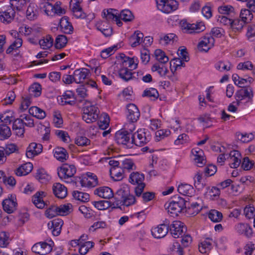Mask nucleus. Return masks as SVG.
Returning a JSON list of instances; mask_svg holds the SVG:
<instances>
[{"label":"nucleus","instance_id":"12","mask_svg":"<svg viewBox=\"0 0 255 255\" xmlns=\"http://www.w3.org/2000/svg\"><path fill=\"white\" fill-rule=\"evenodd\" d=\"M185 230L186 228L184 224L179 221H174L170 225H169V231L174 238L182 237Z\"/></svg>","mask_w":255,"mask_h":255},{"label":"nucleus","instance_id":"29","mask_svg":"<svg viewBox=\"0 0 255 255\" xmlns=\"http://www.w3.org/2000/svg\"><path fill=\"white\" fill-rule=\"evenodd\" d=\"M24 126H25L21 118L17 119L13 122L12 128L17 135L20 136L24 133Z\"/></svg>","mask_w":255,"mask_h":255},{"label":"nucleus","instance_id":"51","mask_svg":"<svg viewBox=\"0 0 255 255\" xmlns=\"http://www.w3.org/2000/svg\"><path fill=\"white\" fill-rule=\"evenodd\" d=\"M154 55L156 59L160 63V64H165L169 60L168 57L166 55L164 52L160 49L155 50Z\"/></svg>","mask_w":255,"mask_h":255},{"label":"nucleus","instance_id":"31","mask_svg":"<svg viewBox=\"0 0 255 255\" xmlns=\"http://www.w3.org/2000/svg\"><path fill=\"white\" fill-rule=\"evenodd\" d=\"M144 179V176L143 174L138 172H133L129 175V182L134 185H138L144 183L143 182Z\"/></svg>","mask_w":255,"mask_h":255},{"label":"nucleus","instance_id":"64","mask_svg":"<svg viewBox=\"0 0 255 255\" xmlns=\"http://www.w3.org/2000/svg\"><path fill=\"white\" fill-rule=\"evenodd\" d=\"M46 217L51 219L58 215V206L51 205L45 211V213Z\"/></svg>","mask_w":255,"mask_h":255},{"label":"nucleus","instance_id":"15","mask_svg":"<svg viewBox=\"0 0 255 255\" xmlns=\"http://www.w3.org/2000/svg\"><path fill=\"white\" fill-rule=\"evenodd\" d=\"M31 250L33 253L41 255H45L51 252L52 248L50 244L45 242H39L34 244Z\"/></svg>","mask_w":255,"mask_h":255},{"label":"nucleus","instance_id":"60","mask_svg":"<svg viewBox=\"0 0 255 255\" xmlns=\"http://www.w3.org/2000/svg\"><path fill=\"white\" fill-rule=\"evenodd\" d=\"M73 196L77 200L84 202L88 201L90 198L89 194L78 191H74Z\"/></svg>","mask_w":255,"mask_h":255},{"label":"nucleus","instance_id":"20","mask_svg":"<svg viewBox=\"0 0 255 255\" xmlns=\"http://www.w3.org/2000/svg\"><path fill=\"white\" fill-rule=\"evenodd\" d=\"M89 70L87 68L76 69L73 73L74 81L76 83H82L89 75Z\"/></svg>","mask_w":255,"mask_h":255},{"label":"nucleus","instance_id":"30","mask_svg":"<svg viewBox=\"0 0 255 255\" xmlns=\"http://www.w3.org/2000/svg\"><path fill=\"white\" fill-rule=\"evenodd\" d=\"M178 191L180 194L187 196H192L195 192V190L191 185L185 183H182L178 185Z\"/></svg>","mask_w":255,"mask_h":255},{"label":"nucleus","instance_id":"56","mask_svg":"<svg viewBox=\"0 0 255 255\" xmlns=\"http://www.w3.org/2000/svg\"><path fill=\"white\" fill-rule=\"evenodd\" d=\"M118 49V45H114L111 47L103 49L101 52V56L103 58L106 59L113 55Z\"/></svg>","mask_w":255,"mask_h":255},{"label":"nucleus","instance_id":"33","mask_svg":"<svg viewBox=\"0 0 255 255\" xmlns=\"http://www.w3.org/2000/svg\"><path fill=\"white\" fill-rule=\"evenodd\" d=\"M143 34L139 31H136L130 37L129 42L132 47L139 45L142 41Z\"/></svg>","mask_w":255,"mask_h":255},{"label":"nucleus","instance_id":"27","mask_svg":"<svg viewBox=\"0 0 255 255\" xmlns=\"http://www.w3.org/2000/svg\"><path fill=\"white\" fill-rule=\"evenodd\" d=\"M62 105H73L76 103L74 93L71 91H67L61 97Z\"/></svg>","mask_w":255,"mask_h":255},{"label":"nucleus","instance_id":"36","mask_svg":"<svg viewBox=\"0 0 255 255\" xmlns=\"http://www.w3.org/2000/svg\"><path fill=\"white\" fill-rule=\"evenodd\" d=\"M28 111L30 115L38 119H43L46 117L45 112L36 106L31 107Z\"/></svg>","mask_w":255,"mask_h":255},{"label":"nucleus","instance_id":"41","mask_svg":"<svg viewBox=\"0 0 255 255\" xmlns=\"http://www.w3.org/2000/svg\"><path fill=\"white\" fill-rule=\"evenodd\" d=\"M120 168L123 171L127 170L129 171L130 170L135 169V166L131 159L125 158L124 159H121Z\"/></svg>","mask_w":255,"mask_h":255},{"label":"nucleus","instance_id":"59","mask_svg":"<svg viewBox=\"0 0 255 255\" xmlns=\"http://www.w3.org/2000/svg\"><path fill=\"white\" fill-rule=\"evenodd\" d=\"M118 17L125 21H131L133 18V15L131 12L128 9H124L120 12H119Z\"/></svg>","mask_w":255,"mask_h":255},{"label":"nucleus","instance_id":"7","mask_svg":"<svg viewBox=\"0 0 255 255\" xmlns=\"http://www.w3.org/2000/svg\"><path fill=\"white\" fill-rule=\"evenodd\" d=\"M158 9L169 13L177 9L178 3L175 0H156Z\"/></svg>","mask_w":255,"mask_h":255},{"label":"nucleus","instance_id":"32","mask_svg":"<svg viewBox=\"0 0 255 255\" xmlns=\"http://www.w3.org/2000/svg\"><path fill=\"white\" fill-rule=\"evenodd\" d=\"M32 168V164L30 162H27L18 167L16 170L15 173L19 176L26 175L31 171Z\"/></svg>","mask_w":255,"mask_h":255},{"label":"nucleus","instance_id":"2","mask_svg":"<svg viewBox=\"0 0 255 255\" xmlns=\"http://www.w3.org/2000/svg\"><path fill=\"white\" fill-rule=\"evenodd\" d=\"M99 110L98 108L88 101H85L83 108L82 119L87 123H91L99 118Z\"/></svg>","mask_w":255,"mask_h":255},{"label":"nucleus","instance_id":"62","mask_svg":"<svg viewBox=\"0 0 255 255\" xmlns=\"http://www.w3.org/2000/svg\"><path fill=\"white\" fill-rule=\"evenodd\" d=\"M67 42V39L63 35H58L55 39V47L57 49H61L64 47Z\"/></svg>","mask_w":255,"mask_h":255},{"label":"nucleus","instance_id":"47","mask_svg":"<svg viewBox=\"0 0 255 255\" xmlns=\"http://www.w3.org/2000/svg\"><path fill=\"white\" fill-rule=\"evenodd\" d=\"M39 43L41 48L43 49H47L53 45V39L50 35H48L45 37L40 40Z\"/></svg>","mask_w":255,"mask_h":255},{"label":"nucleus","instance_id":"38","mask_svg":"<svg viewBox=\"0 0 255 255\" xmlns=\"http://www.w3.org/2000/svg\"><path fill=\"white\" fill-rule=\"evenodd\" d=\"M54 155L57 159L62 162L66 160L68 157V154L66 150L63 147H60L55 148Z\"/></svg>","mask_w":255,"mask_h":255},{"label":"nucleus","instance_id":"54","mask_svg":"<svg viewBox=\"0 0 255 255\" xmlns=\"http://www.w3.org/2000/svg\"><path fill=\"white\" fill-rule=\"evenodd\" d=\"M151 70L153 72H157L160 76H165L168 72V69L166 66L163 64L158 63L154 64L152 66Z\"/></svg>","mask_w":255,"mask_h":255},{"label":"nucleus","instance_id":"37","mask_svg":"<svg viewBox=\"0 0 255 255\" xmlns=\"http://www.w3.org/2000/svg\"><path fill=\"white\" fill-rule=\"evenodd\" d=\"M213 240L210 238H207L199 245V251L202 254H205L209 251L212 248Z\"/></svg>","mask_w":255,"mask_h":255},{"label":"nucleus","instance_id":"50","mask_svg":"<svg viewBox=\"0 0 255 255\" xmlns=\"http://www.w3.org/2000/svg\"><path fill=\"white\" fill-rule=\"evenodd\" d=\"M128 193H129V188L127 185L124 186L117 190L116 193L115 198L121 201L122 199L128 195Z\"/></svg>","mask_w":255,"mask_h":255},{"label":"nucleus","instance_id":"13","mask_svg":"<svg viewBox=\"0 0 255 255\" xmlns=\"http://www.w3.org/2000/svg\"><path fill=\"white\" fill-rule=\"evenodd\" d=\"M15 11L9 5L0 9V19L4 23L11 22L15 16Z\"/></svg>","mask_w":255,"mask_h":255},{"label":"nucleus","instance_id":"57","mask_svg":"<svg viewBox=\"0 0 255 255\" xmlns=\"http://www.w3.org/2000/svg\"><path fill=\"white\" fill-rule=\"evenodd\" d=\"M208 217L213 222H219L222 220L223 215L220 212L216 210H211L208 214Z\"/></svg>","mask_w":255,"mask_h":255},{"label":"nucleus","instance_id":"34","mask_svg":"<svg viewBox=\"0 0 255 255\" xmlns=\"http://www.w3.org/2000/svg\"><path fill=\"white\" fill-rule=\"evenodd\" d=\"M231 22L229 29L234 32H240L245 24L242 20L238 18L232 19Z\"/></svg>","mask_w":255,"mask_h":255},{"label":"nucleus","instance_id":"22","mask_svg":"<svg viewBox=\"0 0 255 255\" xmlns=\"http://www.w3.org/2000/svg\"><path fill=\"white\" fill-rule=\"evenodd\" d=\"M94 194L100 197L110 199L114 197V193L111 188L107 186L100 187L96 189Z\"/></svg>","mask_w":255,"mask_h":255},{"label":"nucleus","instance_id":"46","mask_svg":"<svg viewBox=\"0 0 255 255\" xmlns=\"http://www.w3.org/2000/svg\"><path fill=\"white\" fill-rule=\"evenodd\" d=\"M26 0H10L9 6L16 11H20L25 6Z\"/></svg>","mask_w":255,"mask_h":255},{"label":"nucleus","instance_id":"11","mask_svg":"<svg viewBox=\"0 0 255 255\" xmlns=\"http://www.w3.org/2000/svg\"><path fill=\"white\" fill-rule=\"evenodd\" d=\"M133 134L125 131H118L115 134V140L119 144L127 145L128 146L133 144Z\"/></svg>","mask_w":255,"mask_h":255},{"label":"nucleus","instance_id":"42","mask_svg":"<svg viewBox=\"0 0 255 255\" xmlns=\"http://www.w3.org/2000/svg\"><path fill=\"white\" fill-rule=\"evenodd\" d=\"M110 118L106 113H103L99 117L98 123L99 127L100 129L105 130L109 126Z\"/></svg>","mask_w":255,"mask_h":255},{"label":"nucleus","instance_id":"19","mask_svg":"<svg viewBox=\"0 0 255 255\" xmlns=\"http://www.w3.org/2000/svg\"><path fill=\"white\" fill-rule=\"evenodd\" d=\"M63 225V221L61 219H56L48 223V229L54 236H58Z\"/></svg>","mask_w":255,"mask_h":255},{"label":"nucleus","instance_id":"61","mask_svg":"<svg viewBox=\"0 0 255 255\" xmlns=\"http://www.w3.org/2000/svg\"><path fill=\"white\" fill-rule=\"evenodd\" d=\"M120 170L117 171L116 169H110V175L115 181H120L124 178V171L119 168Z\"/></svg>","mask_w":255,"mask_h":255},{"label":"nucleus","instance_id":"26","mask_svg":"<svg viewBox=\"0 0 255 255\" xmlns=\"http://www.w3.org/2000/svg\"><path fill=\"white\" fill-rule=\"evenodd\" d=\"M102 16L103 18H105L108 21L118 19L119 16V11L116 9L108 8L103 10Z\"/></svg>","mask_w":255,"mask_h":255},{"label":"nucleus","instance_id":"44","mask_svg":"<svg viewBox=\"0 0 255 255\" xmlns=\"http://www.w3.org/2000/svg\"><path fill=\"white\" fill-rule=\"evenodd\" d=\"M11 134L10 128L5 124H0V140L7 139Z\"/></svg>","mask_w":255,"mask_h":255},{"label":"nucleus","instance_id":"63","mask_svg":"<svg viewBox=\"0 0 255 255\" xmlns=\"http://www.w3.org/2000/svg\"><path fill=\"white\" fill-rule=\"evenodd\" d=\"M22 40L21 38H16L14 41L6 49L7 54H10L13 50H15L22 46Z\"/></svg>","mask_w":255,"mask_h":255},{"label":"nucleus","instance_id":"24","mask_svg":"<svg viewBox=\"0 0 255 255\" xmlns=\"http://www.w3.org/2000/svg\"><path fill=\"white\" fill-rule=\"evenodd\" d=\"M235 229L238 234L248 238L251 237L253 234L252 228L247 224L238 223L235 226Z\"/></svg>","mask_w":255,"mask_h":255},{"label":"nucleus","instance_id":"52","mask_svg":"<svg viewBox=\"0 0 255 255\" xmlns=\"http://www.w3.org/2000/svg\"><path fill=\"white\" fill-rule=\"evenodd\" d=\"M94 243L91 241L85 242L82 244L79 245L80 248L79 252L81 255H86L90 249H92L94 246Z\"/></svg>","mask_w":255,"mask_h":255},{"label":"nucleus","instance_id":"28","mask_svg":"<svg viewBox=\"0 0 255 255\" xmlns=\"http://www.w3.org/2000/svg\"><path fill=\"white\" fill-rule=\"evenodd\" d=\"M45 196V193L43 191L37 192L33 196L32 201L37 208L43 209L45 207L46 204L43 200Z\"/></svg>","mask_w":255,"mask_h":255},{"label":"nucleus","instance_id":"53","mask_svg":"<svg viewBox=\"0 0 255 255\" xmlns=\"http://www.w3.org/2000/svg\"><path fill=\"white\" fill-rule=\"evenodd\" d=\"M29 92L31 96L35 97H39L41 94V86L37 83L32 84L29 88Z\"/></svg>","mask_w":255,"mask_h":255},{"label":"nucleus","instance_id":"58","mask_svg":"<svg viewBox=\"0 0 255 255\" xmlns=\"http://www.w3.org/2000/svg\"><path fill=\"white\" fill-rule=\"evenodd\" d=\"M142 96L147 97L150 98L151 100L154 101L157 99L159 96V94L157 90L154 88H150L144 90Z\"/></svg>","mask_w":255,"mask_h":255},{"label":"nucleus","instance_id":"45","mask_svg":"<svg viewBox=\"0 0 255 255\" xmlns=\"http://www.w3.org/2000/svg\"><path fill=\"white\" fill-rule=\"evenodd\" d=\"M103 162L108 163L111 167V169L120 168L121 159H118V157L105 158L102 159Z\"/></svg>","mask_w":255,"mask_h":255},{"label":"nucleus","instance_id":"3","mask_svg":"<svg viewBox=\"0 0 255 255\" xmlns=\"http://www.w3.org/2000/svg\"><path fill=\"white\" fill-rule=\"evenodd\" d=\"M186 202L183 198L175 196L172 198L171 201L167 207L168 212L171 216H177L184 208H186Z\"/></svg>","mask_w":255,"mask_h":255},{"label":"nucleus","instance_id":"55","mask_svg":"<svg viewBox=\"0 0 255 255\" xmlns=\"http://www.w3.org/2000/svg\"><path fill=\"white\" fill-rule=\"evenodd\" d=\"M72 211V205L70 203L61 205L58 206V215L64 216L69 214Z\"/></svg>","mask_w":255,"mask_h":255},{"label":"nucleus","instance_id":"48","mask_svg":"<svg viewBox=\"0 0 255 255\" xmlns=\"http://www.w3.org/2000/svg\"><path fill=\"white\" fill-rule=\"evenodd\" d=\"M251 11L248 9H242L241 11L240 16L245 23L250 22L253 18V14Z\"/></svg>","mask_w":255,"mask_h":255},{"label":"nucleus","instance_id":"4","mask_svg":"<svg viewBox=\"0 0 255 255\" xmlns=\"http://www.w3.org/2000/svg\"><path fill=\"white\" fill-rule=\"evenodd\" d=\"M151 139L149 131L145 128L139 129L133 133V144L136 146H142L147 143Z\"/></svg>","mask_w":255,"mask_h":255},{"label":"nucleus","instance_id":"9","mask_svg":"<svg viewBox=\"0 0 255 255\" xmlns=\"http://www.w3.org/2000/svg\"><path fill=\"white\" fill-rule=\"evenodd\" d=\"M79 179V183L82 187H93L98 184L97 176L91 172H88Z\"/></svg>","mask_w":255,"mask_h":255},{"label":"nucleus","instance_id":"35","mask_svg":"<svg viewBox=\"0 0 255 255\" xmlns=\"http://www.w3.org/2000/svg\"><path fill=\"white\" fill-rule=\"evenodd\" d=\"M37 6L33 3H30L26 11V16L27 19L32 20L36 19L38 15Z\"/></svg>","mask_w":255,"mask_h":255},{"label":"nucleus","instance_id":"1","mask_svg":"<svg viewBox=\"0 0 255 255\" xmlns=\"http://www.w3.org/2000/svg\"><path fill=\"white\" fill-rule=\"evenodd\" d=\"M236 101L230 104L228 108V111L236 112L237 106L245 105L248 103H251L253 97V92L250 88H242L235 93Z\"/></svg>","mask_w":255,"mask_h":255},{"label":"nucleus","instance_id":"49","mask_svg":"<svg viewBox=\"0 0 255 255\" xmlns=\"http://www.w3.org/2000/svg\"><path fill=\"white\" fill-rule=\"evenodd\" d=\"M119 75L120 77L126 82L132 78V73L126 68H121L119 71Z\"/></svg>","mask_w":255,"mask_h":255},{"label":"nucleus","instance_id":"18","mask_svg":"<svg viewBox=\"0 0 255 255\" xmlns=\"http://www.w3.org/2000/svg\"><path fill=\"white\" fill-rule=\"evenodd\" d=\"M3 209L7 213H11L16 210L17 203L14 196L11 195L4 199L2 203Z\"/></svg>","mask_w":255,"mask_h":255},{"label":"nucleus","instance_id":"10","mask_svg":"<svg viewBox=\"0 0 255 255\" xmlns=\"http://www.w3.org/2000/svg\"><path fill=\"white\" fill-rule=\"evenodd\" d=\"M215 40L210 34L202 37L198 44V49L201 52H207L214 45Z\"/></svg>","mask_w":255,"mask_h":255},{"label":"nucleus","instance_id":"8","mask_svg":"<svg viewBox=\"0 0 255 255\" xmlns=\"http://www.w3.org/2000/svg\"><path fill=\"white\" fill-rule=\"evenodd\" d=\"M170 222L165 219L162 224L151 229V234L155 238L160 239L164 237L169 231Z\"/></svg>","mask_w":255,"mask_h":255},{"label":"nucleus","instance_id":"21","mask_svg":"<svg viewBox=\"0 0 255 255\" xmlns=\"http://www.w3.org/2000/svg\"><path fill=\"white\" fill-rule=\"evenodd\" d=\"M42 145L40 143H31L27 148L26 155L28 158H31L41 152Z\"/></svg>","mask_w":255,"mask_h":255},{"label":"nucleus","instance_id":"39","mask_svg":"<svg viewBox=\"0 0 255 255\" xmlns=\"http://www.w3.org/2000/svg\"><path fill=\"white\" fill-rule=\"evenodd\" d=\"M60 25L64 33L71 34L73 32V27L67 18H62L60 21Z\"/></svg>","mask_w":255,"mask_h":255},{"label":"nucleus","instance_id":"6","mask_svg":"<svg viewBox=\"0 0 255 255\" xmlns=\"http://www.w3.org/2000/svg\"><path fill=\"white\" fill-rule=\"evenodd\" d=\"M180 26L184 32L189 34L199 33L205 29V25L202 22L197 23H189L186 20H182L180 22Z\"/></svg>","mask_w":255,"mask_h":255},{"label":"nucleus","instance_id":"16","mask_svg":"<svg viewBox=\"0 0 255 255\" xmlns=\"http://www.w3.org/2000/svg\"><path fill=\"white\" fill-rule=\"evenodd\" d=\"M122 60V68H129L130 70L136 69L137 67L138 59L136 57L130 58L126 56L125 54H122L120 55Z\"/></svg>","mask_w":255,"mask_h":255},{"label":"nucleus","instance_id":"40","mask_svg":"<svg viewBox=\"0 0 255 255\" xmlns=\"http://www.w3.org/2000/svg\"><path fill=\"white\" fill-rule=\"evenodd\" d=\"M219 12L223 15L232 17L235 15L234 8L230 5H223L218 7Z\"/></svg>","mask_w":255,"mask_h":255},{"label":"nucleus","instance_id":"43","mask_svg":"<svg viewBox=\"0 0 255 255\" xmlns=\"http://www.w3.org/2000/svg\"><path fill=\"white\" fill-rule=\"evenodd\" d=\"M232 67V64L228 61H220L215 65V68L221 72L229 71Z\"/></svg>","mask_w":255,"mask_h":255},{"label":"nucleus","instance_id":"5","mask_svg":"<svg viewBox=\"0 0 255 255\" xmlns=\"http://www.w3.org/2000/svg\"><path fill=\"white\" fill-rule=\"evenodd\" d=\"M76 172V167L73 165L66 164L57 169L59 177L66 183L72 181L71 178L74 176Z\"/></svg>","mask_w":255,"mask_h":255},{"label":"nucleus","instance_id":"17","mask_svg":"<svg viewBox=\"0 0 255 255\" xmlns=\"http://www.w3.org/2000/svg\"><path fill=\"white\" fill-rule=\"evenodd\" d=\"M231 168H237L241 163V154L238 150H232L230 153L226 154Z\"/></svg>","mask_w":255,"mask_h":255},{"label":"nucleus","instance_id":"14","mask_svg":"<svg viewBox=\"0 0 255 255\" xmlns=\"http://www.w3.org/2000/svg\"><path fill=\"white\" fill-rule=\"evenodd\" d=\"M127 118L128 121L136 122L140 117L138 109L133 104H129L127 106Z\"/></svg>","mask_w":255,"mask_h":255},{"label":"nucleus","instance_id":"23","mask_svg":"<svg viewBox=\"0 0 255 255\" xmlns=\"http://www.w3.org/2000/svg\"><path fill=\"white\" fill-rule=\"evenodd\" d=\"M54 194L58 198L63 199L67 195V188L60 183H55L52 186Z\"/></svg>","mask_w":255,"mask_h":255},{"label":"nucleus","instance_id":"25","mask_svg":"<svg viewBox=\"0 0 255 255\" xmlns=\"http://www.w3.org/2000/svg\"><path fill=\"white\" fill-rule=\"evenodd\" d=\"M192 153L194 156V160L197 166L202 167L205 164V160L203 156V151L198 148H194L192 150Z\"/></svg>","mask_w":255,"mask_h":255}]
</instances>
